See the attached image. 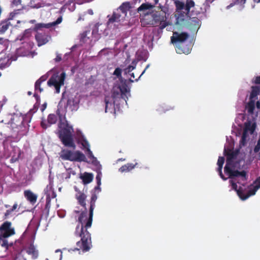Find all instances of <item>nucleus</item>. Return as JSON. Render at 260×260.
<instances>
[{"mask_svg": "<svg viewBox=\"0 0 260 260\" xmlns=\"http://www.w3.org/2000/svg\"><path fill=\"white\" fill-rule=\"evenodd\" d=\"M260 85H253L249 90L245 99V112L248 118L244 123V127L239 140V149L234 150V142L231 138H226L224 153L226 156V165L224 169V174L221 171L224 162V158L219 156L217 161V171L220 177L225 180L230 179L232 189L238 197H251L255 194L260 188V177L253 184L248 185L246 183L247 173L241 169L245 165V156L242 148L246 146L253 138L256 124L255 119L260 111Z\"/></svg>", "mask_w": 260, "mask_h": 260, "instance_id": "1", "label": "nucleus"}, {"mask_svg": "<svg viewBox=\"0 0 260 260\" xmlns=\"http://www.w3.org/2000/svg\"><path fill=\"white\" fill-rule=\"evenodd\" d=\"M96 200L95 195H92L91 197V204L90 206V213L88 214L86 209H81V210H76L79 224L76 228V233L81 237V240L77 243L79 249L83 251H88L91 247V240L89 233L86 229L90 227L91 225V212L93 210V204L95 203Z\"/></svg>", "mask_w": 260, "mask_h": 260, "instance_id": "2", "label": "nucleus"}, {"mask_svg": "<svg viewBox=\"0 0 260 260\" xmlns=\"http://www.w3.org/2000/svg\"><path fill=\"white\" fill-rule=\"evenodd\" d=\"M176 7V24L178 25L185 24L187 22V26L189 29L194 32L197 31L200 28L201 22L197 17H190L191 8L194 7L195 4L193 0H186V3L182 0H173Z\"/></svg>", "mask_w": 260, "mask_h": 260, "instance_id": "3", "label": "nucleus"}, {"mask_svg": "<svg viewBox=\"0 0 260 260\" xmlns=\"http://www.w3.org/2000/svg\"><path fill=\"white\" fill-rule=\"evenodd\" d=\"M130 95L129 89L126 85H122L118 87H114L112 97L106 96L105 99V112L114 113L115 106H117L120 103L125 102Z\"/></svg>", "mask_w": 260, "mask_h": 260, "instance_id": "4", "label": "nucleus"}, {"mask_svg": "<svg viewBox=\"0 0 260 260\" xmlns=\"http://www.w3.org/2000/svg\"><path fill=\"white\" fill-rule=\"evenodd\" d=\"M189 35L186 32H174L171 37V42L176 46V51L177 53L188 54L191 49V42L187 44V39Z\"/></svg>", "mask_w": 260, "mask_h": 260, "instance_id": "5", "label": "nucleus"}, {"mask_svg": "<svg viewBox=\"0 0 260 260\" xmlns=\"http://www.w3.org/2000/svg\"><path fill=\"white\" fill-rule=\"evenodd\" d=\"M59 136L64 144L68 147L76 148L75 144L73 141L72 133L73 129L65 119H61L59 124Z\"/></svg>", "mask_w": 260, "mask_h": 260, "instance_id": "6", "label": "nucleus"}, {"mask_svg": "<svg viewBox=\"0 0 260 260\" xmlns=\"http://www.w3.org/2000/svg\"><path fill=\"white\" fill-rule=\"evenodd\" d=\"M59 155L62 159L71 161H82L86 159L85 155L80 151H72L68 149H63Z\"/></svg>", "mask_w": 260, "mask_h": 260, "instance_id": "7", "label": "nucleus"}, {"mask_svg": "<svg viewBox=\"0 0 260 260\" xmlns=\"http://www.w3.org/2000/svg\"><path fill=\"white\" fill-rule=\"evenodd\" d=\"M129 8L128 3H123L117 10L113 12L112 16L109 19L108 24L109 25L114 22H123V19L126 15Z\"/></svg>", "mask_w": 260, "mask_h": 260, "instance_id": "8", "label": "nucleus"}, {"mask_svg": "<svg viewBox=\"0 0 260 260\" xmlns=\"http://www.w3.org/2000/svg\"><path fill=\"white\" fill-rule=\"evenodd\" d=\"M65 78L66 74L64 73H62L60 75H54L48 81L47 84L49 87L54 88L56 93H59L60 87L64 84Z\"/></svg>", "mask_w": 260, "mask_h": 260, "instance_id": "9", "label": "nucleus"}, {"mask_svg": "<svg viewBox=\"0 0 260 260\" xmlns=\"http://www.w3.org/2000/svg\"><path fill=\"white\" fill-rule=\"evenodd\" d=\"M15 234V229L12 227L11 222L6 221L0 226V236L2 237L8 238Z\"/></svg>", "mask_w": 260, "mask_h": 260, "instance_id": "10", "label": "nucleus"}, {"mask_svg": "<svg viewBox=\"0 0 260 260\" xmlns=\"http://www.w3.org/2000/svg\"><path fill=\"white\" fill-rule=\"evenodd\" d=\"M78 141L79 144L82 145V149L86 152L87 156L92 158V154L89 149V143L80 132L78 133Z\"/></svg>", "mask_w": 260, "mask_h": 260, "instance_id": "11", "label": "nucleus"}, {"mask_svg": "<svg viewBox=\"0 0 260 260\" xmlns=\"http://www.w3.org/2000/svg\"><path fill=\"white\" fill-rule=\"evenodd\" d=\"M137 63V62L136 61L133 60L130 65L123 69L124 74L126 75H129L131 76L129 78V81L132 82L134 81L133 79H135V75L134 73L131 72L136 68Z\"/></svg>", "mask_w": 260, "mask_h": 260, "instance_id": "12", "label": "nucleus"}, {"mask_svg": "<svg viewBox=\"0 0 260 260\" xmlns=\"http://www.w3.org/2000/svg\"><path fill=\"white\" fill-rule=\"evenodd\" d=\"M57 120L56 116L54 114H51L49 115L47 120L43 119L41 122V125L44 128H46L50 126L51 124H54Z\"/></svg>", "mask_w": 260, "mask_h": 260, "instance_id": "13", "label": "nucleus"}, {"mask_svg": "<svg viewBox=\"0 0 260 260\" xmlns=\"http://www.w3.org/2000/svg\"><path fill=\"white\" fill-rule=\"evenodd\" d=\"M76 197L78 203L81 206V209H86L85 207V199L86 197L85 194L82 192H78L76 194Z\"/></svg>", "mask_w": 260, "mask_h": 260, "instance_id": "14", "label": "nucleus"}, {"mask_svg": "<svg viewBox=\"0 0 260 260\" xmlns=\"http://www.w3.org/2000/svg\"><path fill=\"white\" fill-rule=\"evenodd\" d=\"M79 100L78 96L71 98L69 99L68 102V106H69L72 110H76L78 108Z\"/></svg>", "mask_w": 260, "mask_h": 260, "instance_id": "15", "label": "nucleus"}, {"mask_svg": "<svg viewBox=\"0 0 260 260\" xmlns=\"http://www.w3.org/2000/svg\"><path fill=\"white\" fill-rule=\"evenodd\" d=\"M36 38L38 42V46H40L48 42L50 37L45 35L37 34Z\"/></svg>", "mask_w": 260, "mask_h": 260, "instance_id": "16", "label": "nucleus"}, {"mask_svg": "<svg viewBox=\"0 0 260 260\" xmlns=\"http://www.w3.org/2000/svg\"><path fill=\"white\" fill-rule=\"evenodd\" d=\"M245 3L246 0H235L234 3H231L226 7V9H229L234 6H237L238 9L241 11L244 9Z\"/></svg>", "mask_w": 260, "mask_h": 260, "instance_id": "17", "label": "nucleus"}, {"mask_svg": "<svg viewBox=\"0 0 260 260\" xmlns=\"http://www.w3.org/2000/svg\"><path fill=\"white\" fill-rule=\"evenodd\" d=\"M137 163L136 162L135 164L132 163H128L125 165L122 166L119 169V171L121 173L128 172L134 169L135 167L137 165Z\"/></svg>", "mask_w": 260, "mask_h": 260, "instance_id": "18", "label": "nucleus"}, {"mask_svg": "<svg viewBox=\"0 0 260 260\" xmlns=\"http://www.w3.org/2000/svg\"><path fill=\"white\" fill-rule=\"evenodd\" d=\"M10 155L12 157L11 161L12 162L17 161L19 159L20 155V150L19 148L18 147L13 148L12 152L11 153Z\"/></svg>", "mask_w": 260, "mask_h": 260, "instance_id": "19", "label": "nucleus"}, {"mask_svg": "<svg viewBox=\"0 0 260 260\" xmlns=\"http://www.w3.org/2000/svg\"><path fill=\"white\" fill-rule=\"evenodd\" d=\"M152 17L153 21L152 24L157 25L161 21L165 19V17L160 15L159 13L156 12L152 15Z\"/></svg>", "mask_w": 260, "mask_h": 260, "instance_id": "20", "label": "nucleus"}, {"mask_svg": "<svg viewBox=\"0 0 260 260\" xmlns=\"http://www.w3.org/2000/svg\"><path fill=\"white\" fill-rule=\"evenodd\" d=\"M80 178L82 180L84 184H87L92 180L93 176L90 173H84L81 174Z\"/></svg>", "mask_w": 260, "mask_h": 260, "instance_id": "21", "label": "nucleus"}, {"mask_svg": "<svg viewBox=\"0 0 260 260\" xmlns=\"http://www.w3.org/2000/svg\"><path fill=\"white\" fill-rule=\"evenodd\" d=\"M24 196L31 203H35L37 200V196L30 190L25 191Z\"/></svg>", "mask_w": 260, "mask_h": 260, "instance_id": "22", "label": "nucleus"}, {"mask_svg": "<svg viewBox=\"0 0 260 260\" xmlns=\"http://www.w3.org/2000/svg\"><path fill=\"white\" fill-rule=\"evenodd\" d=\"M27 252L28 254L31 255L33 258H36L38 257V252L36 249V248L34 245H30L27 250Z\"/></svg>", "mask_w": 260, "mask_h": 260, "instance_id": "23", "label": "nucleus"}, {"mask_svg": "<svg viewBox=\"0 0 260 260\" xmlns=\"http://www.w3.org/2000/svg\"><path fill=\"white\" fill-rule=\"evenodd\" d=\"M253 151L256 154V156L258 159L260 160V138H259L257 144L254 148Z\"/></svg>", "mask_w": 260, "mask_h": 260, "instance_id": "24", "label": "nucleus"}, {"mask_svg": "<svg viewBox=\"0 0 260 260\" xmlns=\"http://www.w3.org/2000/svg\"><path fill=\"white\" fill-rule=\"evenodd\" d=\"M6 238H7L4 237L3 236L2 237L0 236V245L2 247H3L6 249H8L9 248V244L8 240L6 239Z\"/></svg>", "mask_w": 260, "mask_h": 260, "instance_id": "25", "label": "nucleus"}, {"mask_svg": "<svg viewBox=\"0 0 260 260\" xmlns=\"http://www.w3.org/2000/svg\"><path fill=\"white\" fill-rule=\"evenodd\" d=\"M152 7V6L148 4H143L138 9V11L140 12L143 10H148Z\"/></svg>", "mask_w": 260, "mask_h": 260, "instance_id": "26", "label": "nucleus"}, {"mask_svg": "<svg viewBox=\"0 0 260 260\" xmlns=\"http://www.w3.org/2000/svg\"><path fill=\"white\" fill-rule=\"evenodd\" d=\"M62 21V18L61 17L58 18L55 22H54L51 24H40L41 26H44L46 27H48L51 25H55L56 24L60 23Z\"/></svg>", "mask_w": 260, "mask_h": 260, "instance_id": "27", "label": "nucleus"}, {"mask_svg": "<svg viewBox=\"0 0 260 260\" xmlns=\"http://www.w3.org/2000/svg\"><path fill=\"white\" fill-rule=\"evenodd\" d=\"M54 257L58 258V260H61L62 258V252L60 249H57L55 251Z\"/></svg>", "mask_w": 260, "mask_h": 260, "instance_id": "28", "label": "nucleus"}, {"mask_svg": "<svg viewBox=\"0 0 260 260\" xmlns=\"http://www.w3.org/2000/svg\"><path fill=\"white\" fill-rule=\"evenodd\" d=\"M17 208V205L16 204H14L13 206V207L12 208V209H9V210H8L6 213H5V216L6 217H8L11 214V213L14 211L16 208Z\"/></svg>", "mask_w": 260, "mask_h": 260, "instance_id": "29", "label": "nucleus"}, {"mask_svg": "<svg viewBox=\"0 0 260 260\" xmlns=\"http://www.w3.org/2000/svg\"><path fill=\"white\" fill-rule=\"evenodd\" d=\"M158 24L159 25L160 29H162L169 25V23L166 21V18L165 17V19L161 21Z\"/></svg>", "mask_w": 260, "mask_h": 260, "instance_id": "30", "label": "nucleus"}, {"mask_svg": "<svg viewBox=\"0 0 260 260\" xmlns=\"http://www.w3.org/2000/svg\"><path fill=\"white\" fill-rule=\"evenodd\" d=\"M251 82L256 84H260V75L254 77L251 80Z\"/></svg>", "mask_w": 260, "mask_h": 260, "instance_id": "31", "label": "nucleus"}, {"mask_svg": "<svg viewBox=\"0 0 260 260\" xmlns=\"http://www.w3.org/2000/svg\"><path fill=\"white\" fill-rule=\"evenodd\" d=\"M162 105H163V106H164V113H165L167 111H169L170 110H173L174 109V106L168 105H166L165 104H162Z\"/></svg>", "mask_w": 260, "mask_h": 260, "instance_id": "32", "label": "nucleus"}, {"mask_svg": "<svg viewBox=\"0 0 260 260\" xmlns=\"http://www.w3.org/2000/svg\"><path fill=\"white\" fill-rule=\"evenodd\" d=\"M121 70L119 69V68H116L113 74L115 76H116L117 77H121Z\"/></svg>", "mask_w": 260, "mask_h": 260, "instance_id": "33", "label": "nucleus"}, {"mask_svg": "<svg viewBox=\"0 0 260 260\" xmlns=\"http://www.w3.org/2000/svg\"><path fill=\"white\" fill-rule=\"evenodd\" d=\"M164 106H163L162 104L159 105L156 107V110L159 113H164Z\"/></svg>", "mask_w": 260, "mask_h": 260, "instance_id": "34", "label": "nucleus"}, {"mask_svg": "<svg viewBox=\"0 0 260 260\" xmlns=\"http://www.w3.org/2000/svg\"><path fill=\"white\" fill-rule=\"evenodd\" d=\"M41 82L39 81H37L35 84V88L36 90H39L40 92H42L43 89L40 87Z\"/></svg>", "mask_w": 260, "mask_h": 260, "instance_id": "35", "label": "nucleus"}, {"mask_svg": "<svg viewBox=\"0 0 260 260\" xmlns=\"http://www.w3.org/2000/svg\"><path fill=\"white\" fill-rule=\"evenodd\" d=\"M150 66V64H147L146 66V67L145 69H144V70L142 72V73L140 75L139 78L138 79H135V81H138V80L140 79V78L145 73L146 71L149 68Z\"/></svg>", "mask_w": 260, "mask_h": 260, "instance_id": "36", "label": "nucleus"}, {"mask_svg": "<svg viewBox=\"0 0 260 260\" xmlns=\"http://www.w3.org/2000/svg\"><path fill=\"white\" fill-rule=\"evenodd\" d=\"M244 115L243 114H240L238 118L236 119V121H239V119L242 120L244 118Z\"/></svg>", "mask_w": 260, "mask_h": 260, "instance_id": "37", "label": "nucleus"}, {"mask_svg": "<svg viewBox=\"0 0 260 260\" xmlns=\"http://www.w3.org/2000/svg\"><path fill=\"white\" fill-rule=\"evenodd\" d=\"M99 169H100V166L99 165ZM100 172L99 171V183H98L99 186L101 184V179L100 178ZM100 188L99 187V190H100Z\"/></svg>", "mask_w": 260, "mask_h": 260, "instance_id": "38", "label": "nucleus"}, {"mask_svg": "<svg viewBox=\"0 0 260 260\" xmlns=\"http://www.w3.org/2000/svg\"><path fill=\"white\" fill-rule=\"evenodd\" d=\"M43 106V108L42 109V111H44L45 109V108H46L47 104L46 103L44 104Z\"/></svg>", "mask_w": 260, "mask_h": 260, "instance_id": "39", "label": "nucleus"}, {"mask_svg": "<svg viewBox=\"0 0 260 260\" xmlns=\"http://www.w3.org/2000/svg\"><path fill=\"white\" fill-rule=\"evenodd\" d=\"M214 0H206V3L208 4V3H211L213 1H214Z\"/></svg>", "mask_w": 260, "mask_h": 260, "instance_id": "40", "label": "nucleus"}, {"mask_svg": "<svg viewBox=\"0 0 260 260\" xmlns=\"http://www.w3.org/2000/svg\"><path fill=\"white\" fill-rule=\"evenodd\" d=\"M88 13L89 14H90V15H92L93 14V12H92V11L91 10H88Z\"/></svg>", "mask_w": 260, "mask_h": 260, "instance_id": "41", "label": "nucleus"}, {"mask_svg": "<svg viewBox=\"0 0 260 260\" xmlns=\"http://www.w3.org/2000/svg\"><path fill=\"white\" fill-rule=\"evenodd\" d=\"M253 2L254 3H260V0H253Z\"/></svg>", "mask_w": 260, "mask_h": 260, "instance_id": "42", "label": "nucleus"}, {"mask_svg": "<svg viewBox=\"0 0 260 260\" xmlns=\"http://www.w3.org/2000/svg\"><path fill=\"white\" fill-rule=\"evenodd\" d=\"M125 160V159H123V158H120L118 160V161H124Z\"/></svg>", "mask_w": 260, "mask_h": 260, "instance_id": "43", "label": "nucleus"}, {"mask_svg": "<svg viewBox=\"0 0 260 260\" xmlns=\"http://www.w3.org/2000/svg\"><path fill=\"white\" fill-rule=\"evenodd\" d=\"M7 29V26H6V27H5V30H6V29Z\"/></svg>", "mask_w": 260, "mask_h": 260, "instance_id": "44", "label": "nucleus"}, {"mask_svg": "<svg viewBox=\"0 0 260 260\" xmlns=\"http://www.w3.org/2000/svg\"><path fill=\"white\" fill-rule=\"evenodd\" d=\"M78 209V207H77V209L76 210H81V209Z\"/></svg>", "mask_w": 260, "mask_h": 260, "instance_id": "45", "label": "nucleus"}, {"mask_svg": "<svg viewBox=\"0 0 260 260\" xmlns=\"http://www.w3.org/2000/svg\"><path fill=\"white\" fill-rule=\"evenodd\" d=\"M94 189H95L94 191L95 192L96 191V187L94 188Z\"/></svg>", "mask_w": 260, "mask_h": 260, "instance_id": "46", "label": "nucleus"}, {"mask_svg": "<svg viewBox=\"0 0 260 260\" xmlns=\"http://www.w3.org/2000/svg\"><path fill=\"white\" fill-rule=\"evenodd\" d=\"M1 76V73H0V77Z\"/></svg>", "mask_w": 260, "mask_h": 260, "instance_id": "47", "label": "nucleus"}]
</instances>
